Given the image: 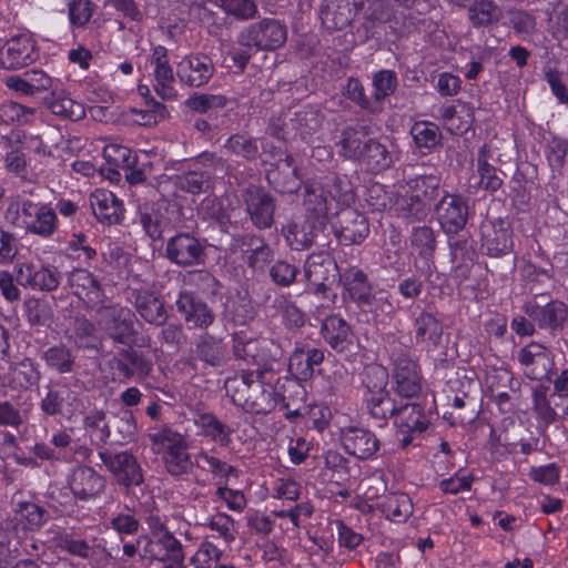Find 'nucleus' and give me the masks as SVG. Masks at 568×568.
I'll list each match as a JSON object with an SVG mask.
<instances>
[{"label":"nucleus","instance_id":"f257e3e1","mask_svg":"<svg viewBox=\"0 0 568 568\" xmlns=\"http://www.w3.org/2000/svg\"><path fill=\"white\" fill-rule=\"evenodd\" d=\"M4 219L13 227L41 239L51 237L59 227L55 210L48 203L31 200L11 201Z\"/></svg>","mask_w":568,"mask_h":568},{"label":"nucleus","instance_id":"f03ea898","mask_svg":"<svg viewBox=\"0 0 568 568\" xmlns=\"http://www.w3.org/2000/svg\"><path fill=\"white\" fill-rule=\"evenodd\" d=\"M388 374L378 365L368 366L363 374L366 402L371 414L376 418H387L395 413V403L386 392Z\"/></svg>","mask_w":568,"mask_h":568},{"label":"nucleus","instance_id":"7ed1b4c3","mask_svg":"<svg viewBox=\"0 0 568 568\" xmlns=\"http://www.w3.org/2000/svg\"><path fill=\"white\" fill-rule=\"evenodd\" d=\"M286 40V29L278 21L264 19L242 30L237 41L241 45L257 50H274Z\"/></svg>","mask_w":568,"mask_h":568},{"label":"nucleus","instance_id":"20e7f679","mask_svg":"<svg viewBox=\"0 0 568 568\" xmlns=\"http://www.w3.org/2000/svg\"><path fill=\"white\" fill-rule=\"evenodd\" d=\"M517 359L524 375L531 381L548 378L555 365L551 352L537 342L521 347L518 351Z\"/></svg>","mask_w":568,"mask_h":568},{"label":"nucleus","instance_id":"39448f33","mask_svg":"<svg viewBox=\"0 0 568 568\" xmlns=\"http://www.w3.org/2000/svg\"><path fill=\"white\" fill-rule=\"evenodd\" d=\"M67 484L74 498L81 501L95 500L106 487L105 478L89 466L72 468Z\"/></svg>","mask_w":568,"mask_h":568},{"label":"nucleus","instance_id":"423d86ee","mask_svg":"<svg viewBox=\"0 0 568 568\" xmlns=\"http://www.w3.org/2000/svg\"><path fill=\"white\" fill-rule=\"evenodd\" d=\"M304 276L314 293H324L336 280L337 264L327 252L313 253L305 262Z\"/></svg>","mask_w":568,"mask_h":568},{"label":"nucleus","instance_id":"0eeeda50","mask_svg":"<svg viewBox=\"0 0 568 568\" xmlns=\"http://www.w3.org/2000/svg\"><path fill=\"white\" fill-rule=\"evenodd\" d=\"M38 59L36 41L29 33L10 38L0 52V62L6 69H19Z\"/></svg>","mask_w":568,"mask_h":568},{"label":"nucleus","instance_id":"6e6552de","mask_svg":"<svg viewBox=\"0 0 568 568\" xmlns=\"http://www.w3.org/2000/svg\"><path fill=\"white\" fill-rule=\"evenodd\" d=\"M140 554L144 559L164 562L180 557V541L168 530L152 531V536L138 539Z\"/></svg>","mask_w":568,"mask_h":568},{"label":"nucleus","instance_id":"1a4fd4ad","mask_svg":"<svg viewBox=\"0 0 568 568\" xmlns=\"http://www.w3.org/2000/svg\"><path fill=\"white\" fill-rule=\"evenodd\" d=\"M99 456L120 485L126 487L132 485L138 486L143 481L142 470L132 454L128 452L118 454L100 452Z\"/></svg>","mask_w":568,"mask_h":568},{"label":"nucleus","instance_id":"9d476101","mask_svg":"<svg viewBox=\"0 0 568 568\" xmlns=\"http://www.w3.org/2000/svg\"><path fill=\"white\" fill-rule=\"evenodd\" d=\"M389 417H394L398 434L402 435V438L398 439L402 448L410 445L413 435L424 432L429 424L427 416L417 404H406L399 408L395 406V413Z\"/></svg>","mask_w":568,"mask_h":568},{"label":"nucleus","instance_id":"9b49d317","mask_svg":"<svg viewBox=\"0 0 568 568\" xmlns=\"http://www.w3.org/2000/svg\"><path fill=\"white\" fill-rule=\"evenodd\" d=\"M99 322L118 343L125 344L134 333L135 316L126 307H104L99 311Z\"/></svg>","mask_w":568,"mask_h":568},{"label":"nucleus","instance_id":"f8f14e48","mask_svg":"<svg viewBox=\"0 0 568 568\" xmlns=\"http://www.w3.org/2000/svg\"><path fill=\"white\" fill-rule=\"evenodd\" d=\"M436 214L443 230L455 234L466 225L468 205L463 196L447 194L437 204Z\"/></svg>","mask_w":568,"mask_h":568},{"label":"nucleus","instance_id":"ddd939ff","mask_svg":"<svg viewBox=\"0 0 568 568\" xmlns=\"http://www.w3.org/2000/svg\"><path fill=\"white\" fill-rule=\"evenodd\" d=\"M483 247L491 256H500L513 247V232L508 220H489L481 225Z\"/></svg>","mask_w":568,"mask_h":568},{"label":"nucleus","instance_id":"4468645a","mask_svg":"<svg viewBox=\"0 0 568 568\" xmlns=\"http://www.w3.org/2000/svg\"><path fill=\"white\" fill-rule=\"evenodd\" d=\"M166 254L173 263L191 266L203 262L204 247L196 237L181 233L168 242Z\"/></svg>","mask_w":568,"mask_h":568},{"label":"nucleus","instance_id":"2eb2a0df","mask_svg":"<svg viewBox=\"0 0 568 568\" xmlns=\"http://www.w3.org/2000/svg\"><path fill=\"white\" fill-rule=\"evenodd\" d=\"M341 440L345 450L359 459H368L379 449V440L375 434L355 426L342 428Z\"/></svg>","mask_w":568,"mask_h":568},{"label":"nucleus","instance_id":"dca6fc26","mask_svg":"<svg viewBox=\"0 0 568 568\" xmlns=\"http://www.w3.org/2000/svg\"><path fill=\"white\" fill-rule=\"evenodd\" d=\"M150 63L153 67L154 90L164 100L175 99L178 92L174 88V73L169 64L168 50L162 45L153 49L150 57Z\"/></svg>","mask_w":568,"mask_h":568},{"label":"nucleus","instance_id":"f3484780","mask_svg":"<svg viewBox=\"0 0 568 568\" xmlns=\"http://www.w3.org/2000/svg\"><path fill=\"white\" fill-rule=\"evenodd\" d=\"M394 381L396 393L402 397H415L422 392V377L418 365L406 356L395 361Z\"/></svg>","mask_w":568,"mask_h":568},{"label":"nucleus","instance_id":"a211bd4d","mask_svg":"<svg viewBox=\"0 0 568 568\" xmlns=\"http://www.w3.org/2000/svg\"><path fill=\"white\" fill-rule=\"evenodd\" d=\"M213 72V63L206 55H186L176 67L180 81L190 87H201L207 83Z\"/></svg>","mask_w":568,"mask_h":568},{"label":"nucleus","instance_id":"6ab92c4d","mask_svg":"<svg viewBox=\"0 0 568 568\" xmlns=\"http://www.w3.org/2000/svg\"><path fill=\"white\" fill-rule=\"evenodd\" d=\"M359 0H327L321 10L322 22L331 30H342L349 26L361 10Z\"/></svg>","mask_w":568,"mask_h":568},{"label":"nucleus","instance_id":"aec40b11","mask_svg":"<svg viewBox=\"0 0 568 568\" xmlns=\"http://www.w3.org/2000/svg\"><path fill=\"white\" fill-rule=\"evenodd\" d=\"M343 297L357 303L361 307H372L375 301L373 290L363 271L352 267L341 275Z\"/></svg>","mask_w":568,"mask_h":568},{"label":"nucleus","instance_id":"412c9836","mask_svg":"<svg viewBox=\"0 0 568 568\" xmlns=\"http://www.w3.org/2000/svg\"><path fill=\"white\" fill-rule=\"evenodd\" d=\"M321 334L325 342L338 353L349 349L355 341V334L349 324L338 315L324 318L321 325Z\"/></svg>","mask_w":568,"mask_h":568},{"label":"nucleus","instance_id":"4be33fe9","mask_svg":"<svg viewBox=\"0 0 568 568\" xmlns=\"http://www.w3.org/2000/svg\"><path fill=\"white\" fill-rule=\"evenodd\" d=\"M176 308L191 327L206 328L214 321V315L209 306L187 292L180 294L176 301Z\"/></svg>","mask_w":568,"mask_h":568},{"label":"nucleus","instance_id":"5701e85b","mask_svg":"<svg viewBox=\"0 0 568 568\" xmlns=\"http://www.w3.org/2000/svg\"><path fill=\"white\" fill-rule=\"evenodd\" d=\"M69 286L74 295L90 307L100 305L103 301V292L98 280L87 270L79 268L70 273Z\"/></svg>","mask_w":568,"mask_h":568},{"label":"nucleus","instance_id":"b1692460","mask_svg":"<svg viewBox=\"0 0 568 568\" xmlns=\"http://www.w3.org/2000/svg\"><path fill=\"white\" fill-rule=\"evenodd\" d=\"M246 211L253 223L260 229L272 225L274 204L271 196L263 190L252 186L245 192Z\"/></svg>","mask_w":568,"mask_h":568},{"label":"nucleus","instance_id":"393cba45","mask_svg":"<svg viewBox=\"0 0 568 568\" xmlns=\"http://www.w3.org/2000/svg\"><path fill=\"white\" fill-rule=\"evenodd\" d=\"M368 232V223L361 213L349 209L342 211L341 226L335 231L342 244H358L366 239Z\"/></svg>","mask_w":568,"mask_h":568},{"label":"nucleus","instance_id":"a878e982","mask_svg":"<svg viewBox=\"0 0 568 568\" xmlns=\"http://www.w3.org/2000/svg\"><path fill=\"white\" fill-rule=\"evenodd\" d=\"M90 205L95 217L103 223L114 224L122 217V203L111 191L95 190L90 196Z\"/></svg>","mask_w":568,"mask_h":568},{"label":"nucleus","instance_id":"bb28decb","mask_svg":"<svg viewBox=\"0 0 568 568\" xmlns=\"http://www.w3.org/2000/svg\"><path fill=\"white\" fill-rule=\"evenodd\" d=\"M267 179L281 193H294L301 186V176L291 155L280 159L275 169L268 171Z\"/></svg>","mask_w":568,"mask_h":568},{"label":"nucleus","instance_id":"cd10ccee","mask_svg":"<svg viewBox=\"0 0 568 568\" xmlns=\"http://www.w3.org/2000/svg\"><path fill=\"white\" fill-rule=\"evenodd\" d=\"M325 222H320L310 215L302 223H294L287 227L286 241L294 250H303L312 245L323 231Z\"/></svg>","mask_w":568,"mask_h":568},{"label":"nucleus","instance_id":"c85d7f7f","mask_svg":"<svg viewBox=\"0 0 568 568\" xmlns=\"http://www.w3.org/2000/svg\"><path fill=\"white\" fill-rule=\"evenodd\" d=\"M263 374L254 372V377L251 383V390L248 393V400L245 410L254 414H265L273 407V387L262 381Z\"/></svg>","mask_w":568,"mask_h":568},{"label":"nucleus","instance_id":"c756f323","mask_svg":"<svg viewBox=\"0 0 568 568\" xmlns=\"http://www.w3.org/2000/svg\"><path fill=\"white\" fill-rule=\"evenodd\" d=\"M526 311L541 327H558L567 317L566 305L558 301L549 302L542 306L536 303H528Z\"/></svg>","mask_w":568,"mask_h":568},{"label":"nucleus","instance_id":"7c9ffc66","mask_svg":"<svg viewBox=\"0 0 568 568\" xmlns=\"http://www.w3.org/2000/svg\"><path fill=\"white\" fill-rule=\"evenodd\" d=\"M151 449L154 454L160 455L162 460L164 457L170 456L176 449L182 448L187 443L184 435L173 430L168 426L155 428L154 432L148 435Z\"/></svg>","mask_w":568,"mask_h":568},{"label":"nucleus","instance_id":"2f4dec72","mask_svg":"<svg viewBox=\"0 0 568 568\" xmlns=\"http://www.w3.org/2000/svg\"><path fill=\"white\" fill-rule=\"evenodd\" d=\"M439 118L450 133L463 134L470 129L474 114L470 106L460 103L457 106L446 105L440 108Z\"/></svg>","mask_w":568,"mask_h":568},{"label":"nucleus","instance_id":"473e14b6","mask_svg":"<svg viewBox=\"0 0 568 568\" xmlns=\"http://www.w3.org/2000/svg\"><path fill=\"white\" fill-rule=\"evenodd\" d=\"M304 205L310 216L325 222L332 201L323 183L312 182L305 185Z\"/></svg>","mask_w":568,"mask_h":568},{"label":"nucleus","instance_id":"72a5a7b5","mask_svg":"<svg viewBox=\"0 0 568 568\" xmlns=\"http://www.w3.org/2000/svg\"><path fill=\"white\" fill-rule=\"evenodd\" d=\"M195 463L199 468L210 473L216 483H231L237 479L239 473L235 467L226 462L201 449L195 454Z\"/></svg>","mask_w":568,"mask_h":568},{"label":"nucleus","instance_id":"f704fd0d","mask_svg":"<svg viewBox=\"0 0 568 568\" xmlns=\"http://www.w3.org/2000/svg\"><path fill=\"white\" fill-rule=\"evenodd\" d=\"M199 435L225 447L231 443L232 429L212 414H200L195 420Z\"/></svg>","mask_w":568,"mask_h":568},{"label":"nucleus","instance_id":"c9c22d12","mask_svg":"<svg viewBox=\"0 0 568 568\" xmlns=\"http://www.w3.org/2000/svg\"><path fill=\"white\" fill-rule=\"evenodd\" d=\"M48 108L53 114L71 121H80L85 116L84 104L64 91H53Z\"/></svg>","mask_w":568,"mask_h":568},{"label":"nucleus","instance_id":"e433bc0d","mask_svg":"<svg viewBox=\"0 0 568 568\" xmlns=\"http://www.w3.org/2000/svg\"><path fill=\"white\" fill-rule=\"evenodd\" d=\"M135 306L140 315L150 324L162 325L168 318L163 302L152 292H140L135 298Z\"/></svg>","mask_w":568,"mask_h":568},{"label":"nucleus","instance_id":"4c0bfd02","mask_svg":"<svg viewBox=\"0 0 568 568\" xmlns=\"http://www.w3.org/2000/svg\"><path fill=\"white\" fill-rule=\"evenodd\" d=\"M385 516L394 523H405L413 514V503L403 493H393L376 504Z\"/></svg>","mask_w":568,"mask_h":568},{"label":"nucleus","instance_id":"58836bf2","mask_svg":"<svg viewBox=\"0 0 568 568\" xmlns=\"http://www.w3.org/2000/svg\"><path fill=\"white\" fill-rule=\"evenodd\" d=\"M439 185L440 180L436 175H415L406 181V193L418 202L432 201L437 196Z\"/></svg>","mask_w":568,"mask_h":568},{"label":"nucleus","instance_id":"ea45409f","mask_svg":"<svg viewBox=\"0 0 568 568\" xmlns=\"http://www.w3.org/2000/svg\"><path fill=\"white\" fill-rule=\"evenodd\" d=\"M371 140L363 126L346 129L341 141L343 155L348 159L361 160Z\"/></svg>","mask_w":568,"mask_h":568},{"label":"nucleus","instance_id":"a19ab883","mask_svg":"<svg viewBox=\"0 0 568 568\" xmlns=\"http://www.w3.org/2000/svg\"><path fill=\"white\" fill-rule=\"evenodd\" d=\"M415 337L418 343L436 345L443 334L442 323L428 312L420 313L415 320Z\"/></svg>","mask_w":568,"mask_h":568},{"label":"nucleus","instance_id":"79ce46f5","mask_svg":"<svg viewBox=\"0 0 568 568\" xmlns=\"http://www.w3.org/2000/svg\"><path fill=\"white\" fill-rule=\"evenodd\" d=\"M503 12L493 0H475L468 7V19L474 27L499 21Z\"/></svg>","mask_w":568,"mask_h":568},{"label":"nucleus","instance_id":"37998d69","mask_svg":"<svg viewBox=\"0 0 568 568\" xmlns=\"http://www.w3.org/2000/svg\"><path fill=\"white\" fill-rule=\"evenodd\" d=\"M196 352L199 357L211 366H221L226 361V348L221 339L210 335L201 336Z\"/></svg>","mask_w":568,"mask_h":568},{"label":"nucleus","instance_id":"c03bdc74","mask_svg":"<svg viewBox=\"0 0 568 568\" xmlns=\"http://www.w3.org/2000/svg\"><path fill=\"white\" fill-rule=\"evenodd\" d=\"M253 377L254 372H245L225 381V389L227 395L231 397L235 405L242 407L243 409L246 408Z\"/></svg>","mask_w":568,"mask_h":568},{"label":"nucleus","instance_id":"a18cd8bd","mask_svg":"<svg viewBox=\"0 0 568 568\" xmlns=\"http://www.w3.org/2000/svg\"><path fill=\"white\" fill-rule=\"evenodd\" d=\"M328 196L333 202L341 205H348L354 201V190L346 175H333L326 178L323 183Z\"/></svg>","mask_w":568,"mask_h":568},{"label":"nucleus","instance_id":"49530a36","mask_svg":"<svg viewBox=\"0 0 568 568\" xmlns=\"http://www.w3.org/2000/svg\"><path fill=\"white\" fill-rule=\"evenodd\" d=\"M40 373L33 361L24 358L10 369V382L14 387L28 388L38 383Z\"/></svg>","mask_w":568,"mask_h":568},{"label":"nucleus","instance_id":"de8ad7c7","mask_svg":"<svg viewBox=\"0 0 568 568\" xmlns=\"http://www.w3.org/2000/svg\"><path fill=\"white\" fill-rule=\"evenodd\" d=\"M16 519L22 523L26 529L33 530L47 521L48 515L42 507L31 501H23L17 505Z\"/></svg>","mask_w":568,"mask_h":568},{"label":"nucleus","instance_id":"09e8293b","mask_svg":"<svg viewBox=\"0 0 568 568\" xmlns=\"http://www.w3.org/2000/svg\"><path fill=\"white\" fill-rule=\"evenodd\" d=\"M414 142L419 149L432 150L440 144L442 134L438 126L432 122H416L412 128Z\"/></svg>","mask_w":568,"mask_h":568},{"label":"nucleus","instance_id":"8fccbe9b","mask_svg":"<svg viewBox=\"0 0 568 568\" xmlns=\"http://www.w3.org/2000/svg\"><path fill=\"white\" fill-rule=\"evenodd\" d=\"M230 483H216L214 500L223 503L230 510L242 513L247 505L245 495L240 489L229 487Z\"/></svg>","mask_w":568,"mask_h":568},{"label":"nucleus","instance_id":"3c124183","mask_svg":"<svg viewBox=\"0 0 568 568\" xmlns=\"http://www.w3.org/2000/svg\"><path fill=\"white\" fill-rule=\"evenodd\" d=\"M42 358L45 364L59 373H69L73 368L74 358L71 352L63 345H55L48 348Z\"/></svg>","mask_w":568,"mask_h":568},{"label":"nucleus","instance_id":"603ef678","mask_svg":"<svg viewBox=\"0 0 568 568\" xmlns=\"http://www.w3.org/2000/svg\"><path fill=\"white\" fill-rule=\"evenodd\" d=\"M248 245L251 248L244 253L245 261L254 270H264L273 258L272 250L256 237H251Z\"/></svg>","mask_w":568,"mask_h":568},{"label":"nucleus","instance_id":"864d4df0","mask_svg":"<svg viewBox=\"0 0 568 568\" xmlns=\"http://www.w3.org/2000/svg\"><path fill=\"white\" fill-rule=\"evenodd\" d=\"M225 311L230 318L239 325L248 323L255 316L252 302L246 296L231 298L225 304Z\"/></svg>","mask_w":568,"mask_h":568},{"label":"nucleus","instance_id":"5fc2aeb1","mask_svg":"<svg viewBox=\"0 0 568 568\" xmlns=\"http://www.w3.org/2000/svg\"><path fill=\"white\" fill-rule=\"evenodd\" d=\"M274 306L281 314L286 326L291 328H300L305 323L304 313L286 296H278L274 300Z\"/></svg>","mask_w":568,"mask_h":568},{"label":"nucleus","instance_id":"6e6d98bb","mask_svg":"<svg viewBox=\"0 0 568 568\" xmlns=\"http://www.w3.org/2000/svg\"><path fill=\"white\" fill-rule=\"evenodd\" d=\"M361 161L372 170H383L390 165L392 156L383 144L372 139Z\"/></svg>","mask_w":568,"mask_h":568},{"label":"nucleus","instance_id":"4d7b16f0","mask_svg":"<svg viewBox=\"0 0 568 568\" xmlns=\"http://www.w3.org/2000/svg\"><path fill=\"white\" fill-rule=\"evenodd\" d=\"M150 109L148 110H132V122L139 125H154L159 120L164 119L168 114L166 108L150 98L146 101Z\"/></svg>","mask_w":568,"mask_h":568},{"label":"nucleus","instance_id":"13d9d810","mask_svg":"<svg viewBox=\"0 0 568 568\" xmlns=\"http://www.w3.org/2000/svg\"><path fill=\"white\" fill-rule=\"evenodd\" d=\"M187 443L182 448L176 449L173 454L164 457L162 460L165 469L173 476L186 474L192 468L191 456L187 453Z\"/></svg>","mask_w":568,"mask_h":568},{"label":"nucleus","instance_id":"bf43d9fd","mask_svg":"<svg viewBox=\"0 0 568 568\" xmlns=\"http://www.w3.org/2000/svg\"><path fill=\"white\" fill-rule=\"evenodd\" d=\"M222 551L212 542L203 541L192 557L195 568H217Z\"/></svg>","mask_w":568,"mask_h":568},{"label":"nucleus","instance_id":"052dcab7","mask_svg":"<svg viewBox=\"0 0 568 568\" xmlns=\"http://www.w3.org/2000/svg\"><path fill=\"white\" fill-rule=\"evenodd\" d=\"M397 87V77L390 70H381L373 77L374 98L381 101L393 94Z\"/></svg>","mask_w":568,"mask_h":568},{"label":"nucleus","instance_id":"680f3d73","mask_svg":"<svg viewBox=\"0 0 568 568\" xmlns=\"http://www.w3.org/2000/svg\"><path fill=\"white\" fill-rule=\"evenodd\" d=\"M207 527L216 532L225 542H231L235 539V521L225 513H217L212 516L207 521Z\"/></svg>","mask_w":568,"mask_h":568},{"label":"nucleus","instance_id":"e2e57ef3","mask_svg":"<svg viewBox=\"0 0 568 568\" xmlns=\"http://www.w3.org/2000/svg\"><path fill=\"white\" fill-rule=\"evenodd\" d=\"M105 419V413L98 409L90 412L84 418L85 428L90 429L91 435L101 443H105L111 434Z\"/></svg>","mask_w":568,"mask_h":568},{"label":"nucleus","instance_id":"0e129e2a","mask_svg":"<svg viewBox=\"0 0 568 568\" xmlns=\"http://www.w3.org/2000/svg\"><path fill=\"white\" fill-rule=\"evenodd\" d=\"M412 245L423 257L430 256L435 251V235L430 227L420 226L412 234Z\"/></svg>","mask_w":568,"mask_h":568},{"label":"nucleus","instance_id":"69168bd1","mask_svg":"<svg viewBox=\"0 0 568 568\" xmlns=\"http://www.w3.org/2000/svg\"><path fill=\"white\" fill-rule=\"evenodd\" d=\"M60 284V278L58 272L49 266L38 265L32 283L29 287L41 291H53Z\"/></svg>","mask_w":568,"mask_h":568},{"label":"nucleus","instance_id":"338daca9","mask_svg":"<svg viewBox=\"0 0 568 568\" xmlns=\"http://www.w3.org/2000/svg\"><path fill=\"white\" fill-rule=\"evenodd\" d=\"M71 337L81 348H97L99 345L94 334V326L85 318L75 320L74 334Z\"/></svg>","mask_w":568,"mask_h":568},{"label":"nucleus","instance_id":"774afa93","mask_svg":"<svg viewBox=\"0 0 568 568\" xmlns=\"http://www.w3.org/2000/svg\"><path fill=\"white\" fill-rule=\"evenodd\" d=\"M221 8L239 19H252L257 13V6L253 0H220Z\"/></svg>","mask_w":568,"mask_h":568}]
</instances>
